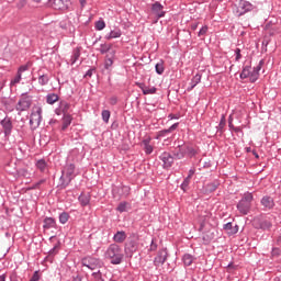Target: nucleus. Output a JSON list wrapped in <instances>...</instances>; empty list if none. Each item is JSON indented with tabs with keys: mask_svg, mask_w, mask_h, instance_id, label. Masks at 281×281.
Returning <instances> with one entry per match:
<instances>
[{
	"mask_svg": "<svg viewBox=\"0 0 281 281\" xmlns=\"http://www.w3.org/2000/svg\"><path fill=\"white\" fill-rule=\"evenodd\" d=\"M183 263L186 265V267H190V265H192V262H194V257L190 254H186L182 258Z\"/></svg>",
	"mask_w": 281,
	"mask_h": 281,
	"instance_id": "obj_33",
	"label": "nucleus"
},
{
	"mask_svg": "<svg viewBox=\"0 0 281 281\" xmlns=\"http://www.w3.org/2000/svg\"><path fill=\"white\" fill-rule=\"evenodd\" d=\"M157 93V88L151 87V88H145L144 90V95H150Z\"/></svg>",
	"mask_w": 281,
	"mask_h": 281,
	"instance_id": "obj_48",
	"label": "nucleus"
},
{
	"mask_svg": "<svg viewBox=\"0 0 281 281\" xmlns=\"http://www.w3.org/2000/svg\"><path fill=\"white\" fill-rule=\"evenodd\" d=\"M0 124L3 128L4 136L10 137V135H12V130L14 128V125H12V119L5 116L3 120L0 121Z\"/></svg>",
	"mask_w": 281,
	"mask_h": 281,
	"instance_id": "obj_9",
	"label": "nucleus"
},
{
	"mask_svg": "<svg viewBox=\"0 0 281 281\" xmlns=\"http://www.w3.org/2000/svg\"><path fill=\"white\" fill-rule=\"evenodd\" d=\"M126 207H128V203L127 202H121L117 207L116 211L117 212H126Z\"/></svg>",
	"mask_w": 281,
	"mask_h": 281,
	"instance_id": "obj_46",
	"label": "nucleus"
},
{
	"mask_svg": "<svg viewBox=\"0 0 281 281\" xmlns=\"http://www.w3.org/2000/svg\"><path fill=\"white\" fill-rule=\"evenodd\" d=\"M82 266L91 269V271H95V269H102L104 262L98 258L89 257L82 260Z\"/></svg>",
	"mask_w": 281,
	"mask_h": 281,
	"instance_id": "obj_7",
	"label": "nucleus"
},
{
	"mask_svg": "<svg viewBox=\"0 0 281 281\" xmlns=\"http://www.w3.org/2000/svg\"><path fill=\"white\" fill-rule=\"evenodd\" d=\"M194 172H195L194 169H190L187 179H191L192 180V177H194Z\"/></svg>",
	"mask_w": 281,
	"mask_h": 281,
	"instance_id": "obj_63",
	"label": "nucleus"
},
{
	"mask_svg": "<svg viewBox=\"0 0 281 281\" xmlns=\"http://www.w3.org/2000/svg\"><path fill=\"white\" fill-rule=\"evenodd\" d=\"M199 151H196V149L190 145H186L184 146V155H188V157L192 158V157H196Z\"/></svg>",
	"mask_w": 281,
	"mask_h": 281,
	"instance_id": "obj_26",
	"label": "nucleus"
},
{
	"mask_svg": "<svg viewBox=\"0 0 281 281\" xmlns=\"http://www.w3.org/2000/svg\"><path fill=\"white\" fill-rule=\"evenodd\" d=\"M19 82H21V72H18L16 76L11 80V87L19 85Z\"/></svg>",
	"mask_w": 281,
	"mask_h": 281,
	"instance_id": "obj_49",
	"label": "nucleus"
},
{
	"mask_svg": "<svg viewBox=\"0 0 281 281\" xmlns=\"http://www.w3.org/2000/svg\"><path fill=\"white\" fill-rule=\"evenodd\" d=\"M43 108H37L33 115H37L40 120H43Z\"/></svg>",
	"mask_w": 281,
	"mask_h": 281,
	"instance_id": "obj_51",
	"label": "nucleus"
},
{
	"mask_svg": "<svg viewBox=\"0 0 281 281\" xmlns=\"http://www.w3.org/2000/svg\"><path fill=\"white\" fill-rule=\"evenodd\" d=\"M143 146L146 155H150L153 153V145H150V139H144Z\"/></svg>",
	"mask_w": 281,
	"mask_h": 281,
	"instance_id": "obj_31",
	"label": "nucleus"
},
{
	"mask_svg": "<svg viewBox=\"0 0 281 281\" xmlns=\"http://www.w3.org/2000/svg\"><path fill=\"white\" fill-rule=\"evenodd\" d=\"M112 47H113L112 44H101V48L99 49V52L101 54H106L108 52L111 50Z\"/></svg>",
	"mask_w": 281,
	"mask_h": 281,
	"instance_id": "obj_39",
	"label": "nucleus"
},
{
	"mask_svg": "<svg viewBox=\"0 0 281 281\" xmlns=\"http://www.w3.org/2000/svg\"><path fill=\"white\" fill-rule=\"evenodd\" d=\"M101 115H102L103 122H105V124H109V120H110V117H111V111H109V110H103L102 113H101Z\"/></svg>",
	"mask_w": 281,
	"mask_h": 281,
	"instance_id": "obj_41",
	"label": "nucleus"
},
{
	"mask_svg": "<svg viewBox=\"0 0 281 281\" xmlns=\"http://www.w3.org/2000/svg\"><path fill=\"white\" fill-rule=\"evenodd\" d=\"M226 120H225V114H222L220 124L217 126V133H220V135H223V128H225V124H226Z\"/></svg>",
	"mask_w": 281,
	"mask_h": 281,
	"instance_id": "obj_36",
	"label": "nucleus"
},
{
	"mask_svg": "<svg viewBox=\"0 0 281 281\" xmlns=\"http://www.w3.org/2000/svg\"><path fill=\"white\" fill-rule=\"evenodd\" d=\"M235 60L238 63V60H240V58H243V55L240 54V48H236L235 49Z\"/></svg>",
	"mask_w": 281,
	"mask_h": 281,
	"instance_id": "obj_53",
	"label": "nucleus"
},
{
	"mask_svg": "<svg viewBox=\"0 0 281 281\" xmlns=\"http://www.w3.org/2000/svg\"><path fill=\"white\" fill-rule=\"evenodd\" d=\"M113 240L114 243H124V240H126V232L124 231L116 232V234H114Z\"/></svg>",
	"mask_w": 281,
	"mask_h": 281,
	"instance_id": "obj_24",
	"label": "nucleus"
},
{
	"mask_svg": "<svg viewBox=\"0 0 281 281\" xmlns=\"http://www.w3.org/2000/svg\"><path fill=\"white\" fill-rule=\"evenodd\" d=\"M43 227L44 229H52L56 227V220L54 217H45Z\"/></svg>",
	"mask_w": 281,
	"mask_h": 281,
	"instance_id": "obj_23",
	"label": "nucleus"
},
{
	"mask_svg": "<svg viewBox=\"0 0 281 281\" xmlns=\"http://www.w3.org/2000/svg\"><path fill=\"white\" fill-rule=\"evenodd\" d=\"M136 87H138V89H142L143 93L144 91H146V86L142 82H136Z\"/></svg>",
	"mask_w": 281,
	"mask_h": 281,
	"instance_id": "obj_61",
	"label": "nucleus"
},
{
	"mask_svg": "<svg viewBox=\"0 0 281 281\" xmlns=\"http://www.w3.org/2000/svg\"><path fill=\"white\" fill-rule=\"evenodd\" d=\"M111 67H113V57H108L104 61V69L111 71Z\"/></svg>",
	"mask_w": 281,
	"mask_h": 281,
	"instance_id": "obj_40",
	"label": "nucleus"
},
{
	"mask_svg": "<svg viewBox=\"0 0 281 281\" xmlns=\"http://www.w3.org/2000/svg\"><path fill=\"white\" fill-rule=\"evenodd\" d=\"M256 7L251 4V2L247 0H240L237 5V14L238 16H243L247 14V12H251Z\"/></svg>",
	"mask_w": 281,
	"mask_h": 281,
	"instance_id": "obj_8",
	"label": "nucleus"
},
{
	"mask_svg": "<svg viewBox=\"0 0 281 281\" xmlns=\"http://www.w3.org/2000/svg\"><path fill=\"white\" fill-rule=\"evenodd\" d=\"M2 104L5 109V111H8L9 113H12V111H14V100L5 99L2 101Z\"/></svg>",
	"mask_w": 281,
	"mask_h": 281,
	"instance_id": "obj_25",
	"label": "nucleus"
},
{
	"mask_svg": "<svg viewBox=\"0 0 281 281\" xmlns=\"http://www.w3.org/2000/svg\"><path fill=\"white\" fill-rule=\"evenodd\" d=\"M104 256L110 260L111 265H122V261L124 260V251L117 244H111Z\"/></svg>",
	"mask_w": 281,
	"mask_h": 281,
	"instance_id": "obj_2",
	"label": "nucleus"
},
{
	"mask_svg": "<svg viewBox=\"0 0 281 281\" xmlns=\"http://www.w3.org/2000/svg\"><path fill=\"white\" fill-rule=\"evenodd\" d=\"M190 181L191 179L190 178H187L183 180V182L181 183L180 188L181 190H183V192H188V188L190 186Z\"/></svg>",
	"mask_w": 281,
	"mask_h": 281,
	"instance_id": "obj_43",
	"label": "nucleus"
},
{
	"mask_svg": "<svg viewBox=\"0 0 281 281\" xmlns=\"http://www.w3.org/2000/svg\"><path fill=\"white\" fill-rule=\"evenodd\" d=\"M149 251H157V244L155 243V239L151 240Z\"/></svg>",
	"mask_w": 281,
	"mask_h": 281,
	"instance_id": "obj_55",
	"label": "nucleus"
},
{
	"mask_svg": "<svg viewBox=\"0 0 281 281\" xmlns=\"http://www.w3.org/2000/svg\"><path fill=\"white\" fill-rule=\"evenodd\" d=\"M27 69H30L27 65L21 66L18 70V74H23V71H27Z\"/></svg>",
	"mask_w": 281,
	"mask_h": 281,
	"instance_id": "obj_59",
	"label": "nucleus"
},
{
	"mask_svg": "<svg viewBox=\"0 0 281 281\" xmlns=\"http://www.w3.org/2000/svg\"><path fill=\"white\" fill-rule=\"evenodd\" d=\"M155 69H156V74H158V76H161L164 71H166V68L164 67V60H160L159 63H157L155 66Z\"/></svg>",
	"mask_w": 281,
	"mask_h": 281,
	"instance_id": "obj_34",
	"label": "nucleus"
},
{
	"mask_svg": "<svg viewBox=\"0 0 281 281\" xmlns=\"http://www.w3.org/2000/svg\"><path fill=\"white\" fill-rule=\"evenodd\" d=\"M31 106H32V97L27 95V92L22 93L18 104L15 105V110L19 111V113H23V111H30Z\"/></svg>",
	"mask_w": 281,
	"mask_h": 281,
	"instance_id": "obj_6",
	"label": "nucleus"
},
{
	"mask_svg": "<svg viewBox=\"0 0 281 281\" xmlns=\"http://www.w3.org/2000/svg\"><path fill=\"white\" fill-rule=\"evenodd\" d=\"M76 177V165L72 162H68L65 165L64 169L61 170V176L59 178V190H65L71 181H74V178Z\"/></svg>",
	"mask_w": 281,
	"mask_h": 281,
	"instance_id": "obj_1",
	"label": "nucleus"
},
{
	"mask_svg": "<svg viewBox=\"0 0 281 281\" xmlns=\"http://www.w3.org/2000/svg\"><path fill=\"white\" fill-rule=\"evenodd\" d=\"M220 186H221V182L218 180H214L213 182L206 183L203 187L204 194H212V192H216Z\"/></svg>",
	"mask_w": 281,
	"mask_h": 281,
	"instance_id": "obj_15",
	"label": "nucleus"
},
{
	"mask_svg": "<svg viewBox=\"0 0 281 281\" xmlns=\"http://www.w3.org/2000/svg\"><path fill=\"white\" fill-rule=\"evenodd\" d=\"M58 100H60V98L56 93H48L46 95V103L47 104H56V102H58Z\"/></svg>",
	"mask_w": 281,
	"mask_h": 281,
	"instance_id": "obj_27",
	"label": "nucleus"
},
{
	"mask_svg": "<svg viewBox=\"0 0 281 281\" xmlns=\"http://www.w3.org/2000/svg\"><path fill=\"white\" fill-rule=\"evenodd\" d=\"M80 58V48H75L71 56V63H76Z\"/></svg>",
	"mask_w": 281,
	"mask_h": 281,
	"instance_id": "obj_42",
	"label": "nucleus"
},
{
	"mask_svg": "<svg viewBox=\"0 0 281 281\" xmlns=\"http://www.w3.org/2000/svg\"><path fill=\"white\" fill-rule=\"evenodd\" d=\"M80 205L86 207L91 202V194L82 192L78 198Z\"/></svg>",
	"mask_w": 281,
	"mask_h": 281,
	"instance_id": "obj_21",
	"label": "nucleus"
},
{
	"mask_svg": "<svg viewBox=\"0 0 281 281\" xmlns=\"http://www.w3.org/2000/svg\"><path fill=\"white\" fill-rule=\"evenodd\" d=\"M271 254L273 257L278 258V256H280V250L278 248H273Z\"/></svg>",
	"mask_w": 281,
	"mask_h": 281,
	"instance_id": "obj_62",
	"label": "nucleus"
},
{
	"mask_svg": "<svg viewBox=\"0 0 281 281\" xmlns=\"http://www.w3.org/2000/svg\"><path fill=\"white\" fill-rule=\"evenodd\" d=\"M56 249H58V246H55L49 250V256H56Z\"/></svg>",
	"mask_w": 281,
	"mask_h": 281,
	"instance_id": "obj_64",
	"label": "nucleus"
},
{
	"mask_svg": "<svg viewBox=\"0 0 281 281\" xmlns=\"http://www.w3.org/2000/svg\"><path fill=\"white\" fill-rule=\"evenodd\" d=\"M160 161H162L164 168H172V164H175V157L170 155V153L165 151L159 156Z\"/></svg>",
	"mask_w": 281,
	"mask_h": 281,
	"instance_id": "obj_12",
	"label": "nucleus"
},
{
	"mask_svg": "<svg viewBox=\"0 0 281 281\" xmlns=\"http://www.w3.org/2000/svg\"><path fill=\"white\" fill-rule=\"evenodd\" d=\"M260 204L262 205L265 212L273 210L276 207V201L273 200V198H271V195H265L261 199Z\"/></svg>",
	"mask_w": 281,
	"mask_h": 281,
	"instance_id": "obj_11",
	"label": "nucleus"
},
{
	"mask_svg": "<svg viewBox=\"0 0 281 281\" xmlns=\"http://www.w3.org/2000/svg\"><path fill=\"white\" fill-rule=\"evenodd\" d=\"M173 157L176 159H183L186 157V146L183 145H178L177 148L172 151Z\"/></svg>",
	"mask_w": 281,
	"mask_h": 281,
	"instance_id": "obj_18",
	"label": "nucleus"
},
{
	"mask_svg": "<svg viewBox=\"0 0 281 281\" xmlns=\"http://www.w3.org/2000/svg\"><path fill=\"white\" fill-rule=\"evenodd\" d=\"M15 5L18 10H23V7L27 5V0H15Z\"/></svg>",
	"mask_w": 281,
	"mask_h": 281,
	"instance_id": "obj_47",
	"label": "nucleus"
},
{
	"mask_svg": "<svg viewBox=\"0 0 281 281\" xmlns=\"http://www.w3.org/2000/svg\"><path fill=\"white\" fill-rule=\"evenodd\" d=\"M41 120L38 117V114H31V119H30V124L31 126H33L34 128H37V126L41 125Z\"/></svg>",
	"mask_w": 281,
	"mask_h": 281,
	"instance_id": "obj_28",
	"label": "nucleus"
},
{
	"mask_svg": "<svg viewBox=\"0 0 281 281\" xmlns=\"http://www.w3.org/2000/svg\"><path fill=\"white\" fill-rule=\"evenodd\" d=\"M67 221H69V213H67V212L60 213L59 223H61V225H65V223H67Z\"/></svg>",
	"mask_w": 281,
	"mask_h": 281,
	"instance_id": "obj_38",
	"label": "nucleus"
},
{
	"mask_svg": "<svg viewBox=\"0 0 281 281\" xmlns=\"http://www.w3.org/2000/svg\"><path fill=\"white\" fill-rule=\"evenodd\" d=\"M212 238H214L213 236H210V235H204L202 237V240H204V243H210L212 240Z\"/></svg>",
	"mask_w": 281,
	"mask_h": 281,
	"instance_id": "obj_60",
	"label": "nucleus"
},
{
	"mask_svg": "<svg viewBox=\"0 0 281 281\" xmlns=\"http://www.w3.org/2000/svg\"><path fill=\"white\" fill-rule=\"evenodd\" d=\"M93 281H104V278H102V272L98 270L97 272L92 273Z\"/></svg>",
	"mask_w": 281,
	"mask_h": 281,
	"instance_id": "obj_44",
	"label": "nucleus"
},
{
	"mask_svg": "<svg viewBox=\"0 0 281 281\" xmlns=\"http://www.w3.org/2000/svg\"><path fill=\"white\" fill-rule=\"evenodd\" d=\"M153 12L158 16V19H162V16H166V11H164V5H161V2H155L151 5Z\"/></svg>",
	"mask_w": 281,
	"mask_h": 281,
	"instance_id": "obj_16",
	"label": "nucleus"
},
{
	"mask_svg": "<svg viewBox=\"0 0 281 281\" xmlns=\"http://www.w3.org/2000/svg\"><path fill=\"white\" fill-rule=\"evenodd\" d=\"M71 5V0H54L53 8L55 10H69Z\"/></svg>",
	"mask_w": 281,
	"mask_h": 281,
	"instance_id": "obj_14",
	"label": "nucleus"
},
{
	"mask_svg": "<svg viewBox=\"0 0 281 281\" xmlns=\"http://www.w3.org/2000/svg\"><path fill=\"white\" fill-rule=\"evenodd\" d=\"M93 71H95V68H90L86 75H85V78H91V76H93Z\"/></svg>",
	"mask_w": 281,
	"mask_h": 281,
	"instance_id": "obj_56",
	"label": "nucleus"
},
{
	"mask_svg": "<svg viewBox=\"0 0 281 281\" xmlns=\"http://www.w3.org/2000/svg\"><path fill=\"white\" fill-rule=\"evenodd\" d=\"M207 34V25L202 26L201 30L198 33V36H205Z\"/></svg>",
	"mask_w": 281,
	"mask_h": 281,
	"instance_id": "obj_50",
	"label": "nucleus"
},
{
	"mask_svg": "<svg viewBox=\"0 0 281 281\" xmlns=\"http://www.w3.org/2000/svg\"><path fill=\"white\" fill-rule=\"evenodd\" d=\"M36 168L37 170H41V172H45V169L47 168V162L45 161V159L37 160Z\"/></svg>",
	"mask_w": 281,
	"mask_h": 281,
	"instance_id": "obj_35",
	"label": "nucleus"
},
{
	"mask_svg": "<svg viewBox=\"0 0 281 281\" xmlns=\"http://www.w3.org/2000/svg\"><path fill=\"white\" fill-rule=\"evenodd\" d=\"M122 190L125 196H128V194L131 193V188L127 186L122 187Z\"/></svg>",
	"mask_w": 281,
	"mask_h": 281,
	"instance_id": "obj_57",
	"label": "nucleus"
},
{
	"mask_svg": "<svg viewBox=\"0 0 281 281\" xmlns=\"http://www.w3.org/2000/svg\"><path fill=\"white\" fill-rule=\"evenodd\" d=\"M48 82H49V76H48V75H41V74H40L38 83H40L42 87H45V85H47Z\"/></svg>",
	"mask_w": 281,
	"mask_h": 281,
	"instance_id": "obj_37",
	"label": "nucleus"
},
{
	"mask_svg": "<svg viewBox=\"0 0 281 281\" xmlns=\"http://www.w3.org/2000/svg\"><path fill=\"white\" fill-rule=\"evenodd\" d=\"M251 201H254V194L248 192L245 193L241 200L237 203V210L244 216H247V214H249L251 211Z\"/></svg>",
	"mask_w": 281,
	"mask_h": 281,
	"instance_id": "obj_3",
	"label": "nucleus"
},
{
	"mask_svg": "<svg viewBox=\"0 0 281 281\" xmlns=\"http://www.w3.org/2000/svg\"><path fill=\"white\" fill-rule=\"evenodd\" d=\"M60 111L64 113V115H69V109H71V104L67 103V101H61L59 104Z\"/></svg>",
	"mask_w": 281,
	"mask_h": 281,
	"instance_id": "obj_30",
	"label": "nucleus"
},
{
	"mask_svg": "<svg viewBox=\"0 0 281 281\" xmlns=\"http://www.w3.org/2000/svg\"><path fill=\"white\" fill-rule=\"evenodd\" d=\"M110 104H111V106H115V104H117V97H111Z\"/></svg>",
	"mask_w": 281,
	"mask_h": 281,
	"instance_id": "obj_58",
	"label": "nucleus"
},
{
	"mask_svg": "<svg viewBox=\"0 0 281 281\" xmlns=\"http://www.w3.org/2000/svg\"><path fill=\"white\" fill-rule=\"evenodd\" d=\"M239 78L241 80H245V79L249 78V80L251 82V66L250 65L243 67V70H241V72L239 75Z\"/></svg>",
	"mask_w": 281,
	"mask_h": 281,
	"instance_id": "obj_20",
	"label": "nucleus"
},
{
	"mask_svg": "<svg viewBox=\"0 0 281 281\" xmlns=\"http://www.w3.org/2000/svg\"><path fill=\"white\" fill-rule=\"evenodd\" d=\"M168 260V248H162L157 252V256L154 259L155 267H159V265H164Z\"/></svg>",
	"mask_w": 281,
	"mask_h": 281,
	"instance_id": "obj_10",
	"label": "nucleus"
},
{
	"mask_svg": "<svg viewBox=\"0 0 281 281\" xmlns=\"http://www.w3.org/2000/svg\"><path fill=\"white\" fill-rule=\"evenodd\" d=\"M38 280H41V276L38 274V271H35L32 278L30 279V281H38Z\"/></svg>",
	"mask_w": 281,
	"mask_h": 281,
	"instance_id": "obj_54",
	"label": "nucleus"
},
{
	"mask_svg": "<svg viewBox=\"0 0 281 281\" xmlns=\"http://www.w3.org/2000/svg\"><path fill=\"white\" fill-rule=\"evenodd\" d=\"M201 82V74H196L192 79H191V87L187 88V91H192L196 85Z\"/></svg>",
	"mask_w": 281,
	"mask_h": 281,
	"instance_id": "obj_29",
	"label": "nucleus"
},
{
	"mask_svg": "<svg viewBox=\"0 0 281 281\" xmlns=\"http://www.w3.org/2000/svg\"><path fill=\"white\" fill-rule=\"evenodd\" d=\"M43 183H45V179H42V180L37 181L35 184H33L32 190H37V188H41V186H43Z\"/></svg>",
	"mask_w": 281,
	"mask_h": 281,
	"instance_id": "obj_52",
	"label": "nucleus"
},
{
	"mask_svg": "<svg viewBox=\"0 0 281 281\" xmlns=\"http://www.w3.org/2000/svg\"><path fill=\"white\" fill-rule=\"evenodd\" d=\"M223 229L227 232L231 236H234V234H238V225L232 224V222H228L224 225Z\"/></svg>",
	"mask_w": 281,
	"mask_h": 281,
	"instance_id": "obj_19",
	"label": "nucleus"
},
{
	"mask_svg": "<svg viewBox=\"0 0 281 281\" xmlns=\"http://www.w3.org/2000/svg\"><path fill=\"white\" fill-rule=\"evenodd\" d=\"M138 240H139V236H137L136 234H133L131 236V238L126 241V244H125V256L127 258H133V255L139 248Z\"/></svg>",
	"mask_w": 281,
	"mask_h": 281,
	"instance_id": "obj_4",
	"label": "nucleus"
},
{
	"mask_svg": "<svg viewBox=\"0 0 281 281\" xmlns=\"http://www.w3.org/2000/svg\"><path fill=\"white\" fill-rule=\"evenodd\" d=\"M95 30H104V27H106V23H104V20H99L95 22V25H94Z\"/></svg>",
	"mask_w": 281,
	"mask_h": 281,
	"instance_id": "obj_45",
	"label": "nucleus"
},
{
	"mask_svg": "<svg viewBox=\"0 0 281 281\" xmlns=\"http://www.w3.org/2000/svg\"><path fill=\"white\" fill-rule=\"evenodd\" d=\"M122 36V31L120 29H116L114 31H111L109 35H106V40L111 41V38H120Z\"/></svg>",
	"mask_w": 281,
	"mask_h": 281,
	"instance_id": "obj_32",
	"label": "nucleus"
},
{
	"mask_svg": "<svg viewBox=\"0 0 281 281\" xmlns=\"http://www.w3.org/2000/svg\"><path fill=\"white\" fill-rule=\"evenodd\" d=\"M263 65L265 59H261L258 66H256L252 71H250V82H256L258 78H260V69H262Z\"/></svg>",
	"mask_w": 281,
	"mask_h": 281,
	"instance_id": "obj_13",
	"label": "nucleus"
},
{
	"mask_svg": "<svg viewBox=\"0 0 281 281\" xmlns=\"http://www.w3.org/2000/svg\"><path fill=\"white\" fill-rule=\"evenodd\" d=\"M252 227L255 229H271V227H273V224L271 223V221L267 220L265 217V215L260 214L254 217L252 220Z\"/></svg>",
	"mask_w": 281,
	"mask_h": 281,
	"instance_id": "obj_5",
	"label": "nucleus"
},
{
	"mask_svg": "<svg viewBox=\"0 0 281 281\" xmlns=\"http://www.w3.org/2000/svg\"><path fill=\"white\" fill-rule=\"evenodd\" d=\"M72 120H74V117H71L70 114H64L61 131H67V128H69V126H71V121Z\"/></svg>",
	"mask_w": 281,
	"mask_h": 281,
	"instance_id": "obj_22",
	"label": "nucleus"
},
{
	"mask_svg": "<svg viewBox=\"0 0 281 281\" xmlns=\"http://www.w3.org/2000/svg\"><path fill=\"white\" fill-rule=\"evenodd\" d=\"M179 128V123L172 124L169 128L159 131L157 133L156 139H161V137H166V135H170V133H173V131H177Z\"/></svg>",
	"mask_w": 281,
	"mask_h": 281,
	"instance_id": "obj_17",
	"label": "nucleus"
}]
</instances>
